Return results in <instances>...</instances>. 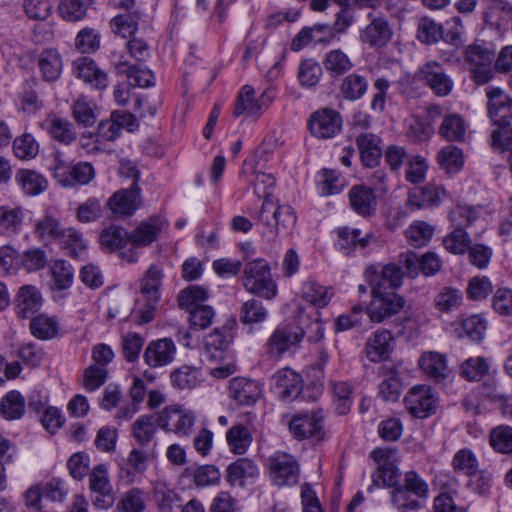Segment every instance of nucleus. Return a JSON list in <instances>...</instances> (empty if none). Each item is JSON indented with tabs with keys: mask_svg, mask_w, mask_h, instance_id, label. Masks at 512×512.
Here are the masks:
<instances>
[{
	"mask_svg": "<svg viewBox=\"0 0 512 512\" xmlns=\"http://www.w3.org/2000/svg\"><path fill=\"white\" fill-rule=\"evenodd\" d=\"M241 282L247 292L266 300H273L278 294L271 267L263 258L253 259L244 265Z\"/></svg>",
	"mask_w": 512,
	"mask_h": 512,
	"instance_id": "obj_1",
	"label": "nucleus"
},
{
	"mask_svg": "<svg viewBox=\"0 0 512 512\" xmlns=\"http://www.w3.org/2000/svg\"><path fill=\"white\" fill-rule=\"evenodd\" d=\"M471 79L479 85L488 83L494 72L495 50L491 43L477 40L463 51Z\"/></svg>",
	"mask_w": 512,
	"mask_h": 512,
	"instance_id": "obj_2",
	"label": "nucleus"
},
{
	"mask_svg": "<svg viewBox=\"0 0 512 512\" xmlns=\"http://www.w3.org/2000/svg\"><path fill=\"white\" fill-rule=\"evenodd\" d=\"M163 270L158 265H151L141 281V296L135 303V314L140 324L151 322L155 317L160 300Z\"/></svg>",
	"mask_w": 512,
	"mask_h": 512,
	"instance_id": "obj_3",
	"label": "nucleus"
},
{
	"mask_svg": "<svg viewBox=\"0 0 512 512\" xmlns=\"http://www.w3.org/2000/svg\"><path fill=\"white\" fill-rule=\"evenodd\" d=\"M307 319L301 318L300 322L279 324L266 342V351L272 358L279 359L286 353H295L305 337L302 324Z\"/></svg>",
	"mask_w": 512,
	"mask_h": 512,
	"instance_id": "obj_4",
	"label": "nucleus"
},
{
	"mask_svg": "<svg viewBox=\"0 0 512 512\" xmlns=\"http://www.w3.org/2000/svg\"><path fill=\"white\" fill-rule=\"evenodd\" d=\"M167 226V221L157 215L142 221L135 229L129 232L131 248L120 252L121 258L128 263H135L139 257L137 250L152 244Z\"/></svg>",
	"mask_w": 512,
	"mask_h": 512,
	"instance_id": "obj_5",
	"label": "nucleus"
},
{
	"mask_svg": "<svg viewBox=\"0 0 512 512\" xmlns=\"http://www.w3.org/2000/svg\"><path fill=\"white\" fill-rule=\"evenodd\" d=\"M363 275L370 290L397 292L403 286L405 272L400 264L389 262L370 264Z\"/></svg>",
	"mask_w": 512,
	"mask_h": 512,
	"instance_id": "obj_6",
	"label": "nucleus"
},
{
	"mask_svg": "<svg viewBox=\"0 0 512 512\" xmlns=\"http://www.w3.org/2000/svg\"><path fill=\"white\" fill-rule=\"evenodd\" d=\"M371 300L365 311L374 323H382L397 315L405 306V298L395 291L370 290Z\"/></svg>",
	"mask_w": 512,
	"mask_h": 512,
	"instance_id": "obj_7",
	"label": "nucleus"
},
{
	"mask_svg": "<svg viewBox=\"0 0 512 512\" xmlns=\"http://www.w3.org/2000/svg\"><path fill=\"white\" fill-rule=\"evenodd\" d=\"M368 23L359 30L360 42L370 49L381 50L388 46L393 37V28L381 14L369 13Z\"/></svg>",
	"mask_w": 512,
	"mask_h": 512,
	"instance_id": "obj_8",
	"label": "nucleus"
},
{
	"mask_svg": "<svg viewBox=\"0 0 512 512\" xmlns=\"http://www.w3.org/2000/svg\"><path fill=\"white\" fill-rule=\"evenodd\" d=\"M269 475L278 487L294 486L300 477V466L294 456L278 451L268 459Z\"/></svg>",
	"mask_w": 512,
	"mask_h": 512,
	"instance_id": "obj_9",
	"label": "nucleus"
},
{
	"mask_svg": "<svg viewBox=\"0 0 512 512\" xmlns=\"http://www.w3.org/2000/svg\"><path fill=\"white\" fill-rule=\"evenodd\" d=\"M274 99L271 90H265L257 98L255 97V90L249 85H244L235 101L233 116L259 118L262 113L269 107Z\"/></svg>",
	"mask_w": 512,
	"mask_h": 512,
	"instance_id": "obj_10",
	"label": "nucleus"
},
{
	"mask_svg": "<svg viewBox=\"0 0 512 512\" xmlns=\"http://www.w3.org/2000/svg\"><path fill=\"white\" fill-rule=\"evenodd\" d=\"M404 403L412 416L424 419L436 412L438 398L430 386L417 385L409 390Z\"/></svg>",
	"mask_w": 512,
	"mask_h": 512,
	"instance_id": "obj_11",
	"label": "nucleus"
},
{
	"mask_svg": "<svg viewBox=\"0 0 512 512\" xmlns=\"http://www.w3.org/2000/svg\"><path fill=\"white\" fill-rule=\"evenodd\" d=\"M323 420L322 411L298 413L289 420V431L298 440L314 439L319 441L324 437Z\"/></svg>",
	"mask_w": 512,
	"mask_h": 512,
	"instance_id": "obj_12",
	"label": "nucleus"
},
{
	"mask_svg": "<svg viewBox=\"0 0 512 512\" xmlns=\"http://www.w3.org/2000/svg\"><path fill=\"white\" fill-rule=\"evenodd\" d=\"M157 423L163 430L173 432L179 437L188 436L195 423L193 412L180 406L165 407L157 416Z\"/></svg>",
	"mask_w": 512,
	"mask_h": 512,
	"instance_id": "obj_13",
	"label": "nucleus"
},
{
	"mask_svg": "<svg viewBox=\"0 0 512 512\" xmlns=\"http://www.w3.org/2000/svg\"><path fill=\"white\" fill-rule=\"evenodd\" d=\"M418 80L423 81L438 97L448 96L454 87L452 78L447 74L442 64L429 61L416 72Z\"/></svg>",
	"mask_w": 512,
	"mask_h": 512,
	"instance_id": "obj_14",
	"label": "nucleus"
},
{
	"mask_svg": "<svg viewBox=\"0 0 512 512\" xmlns=\"http://www.w3.org/2000/svg\"><path fill=\"white\" fill-rule=\"evenodd\" d=\"M139 124L135 116L125 111H113L109 119L102 120L97 126V133L102 142L117 140L125 129L134 132Z\"/></svg>",
	"mask_w": 512,
	"mask_h": 512,
	"instance_id": "obj_15",
	"label": "nucleus"
},
{
	"mask_svg": "<svg viewBox=\"0 0 512 512\" xmlns=\"http://www.w3.org/2000/svg\"><path fill=\"white\" fill-rule=\"evenodd\" d=\"M271 382L272 391L285 402L296 399L303 388L301 375L290 368L278 370L272 376Z\"/></svg>",
	"mask_w": 512,
	"mask_h": 512,
	"instance_id": "obj_16",
	"label": "nucleus"
},
{
	"mask_svg": "<svg viewBox=\"0 0 512 512\" xmlns=\"http://www.w3.org/2000/svg\"><path fill=\"white\" fill-rule=\"evenodd\" d=\"M336 233L335 246L346 256L354 255L358 250H364L376 241L371 231L363 233L358 228L342 227L337 229Z\"/></svg>",
	"mask_w": 512,
	"mask_h": 512,
	"instance_id": "obj_17",
	"label": "nucleus"
},
{
	"mask_svg": "<svg viewBox=\"0 0 512 512\" xmlns=\"http://www.w3.org/2000/svg\"><path fill=\"white\" fill-rule=\"evenodd\" d=\"M74 76L93 89L104 90L108 86V76L96 62L89 57H79L72 63Z\"/></svg>",
	"mask_w": 512,
	"mask_h": 512,
	"instance_id": "obj_18",
	"label": "nucleus"
},
{
	"mask_svg": "<svg viewBox=\"0 0 512 512\" xmlns=\"http://www.w3.org/2000/svg\"><path fill=\"white\" fill-rule=\"evenodd\" d=\"M342 118L333 109H322L312 114L309 120L311 134L319 139L334 137L340 132Z\"/></svg>",
	"mask_w": 512,
	"mask_h": 512,
	"instance_id": "obj_19",
	"label": "nucleus"
},
{
	"mask_svg": "<svg viewBox=\"0 0 512 512\" xmlns=\"http://www.w3.org/2000/svg\"><path fill=\"white\" fill-rule=\"evenodd\" d=\"M140 206V188L133 183L127 189L115 192L108 200V207L117 216H130Z\"/></svg>",
	"mask_w": 512,
	"mask_h": 512,
	"instance_id": "obj_20",
	"label": "nucleus"
},
{
	"mask_svg": "<svg viewBox=\"0 0 512 512\" xmlns=\"http://www.w3.org/2000/svg\"><path fill=\"white\" fill-rule=\"evenodd\" d=\"M259 476L257 464L249 458H239L226 469V481L231 486L244 487L253 483Z\"/></svg>",
	"mask_w": 512,
	"mask_h": 512,
	"instance_id": "obj_21",
	"label": "nucleus"
},
{
	"mask_svg": "<svg viewBox=\"0 0 512 512\" xmlns=\"http://www.w3.org/2000/svg\"><path fill=\"white\" fill-rule=\"evenodd\" d=\"M488 114L495 125L510 124L512 120V98L501 89L494 88L487 92Z\"/></svg>",
	"mask_w": 512,
	"mask_h": 512,
	"instance_id": "obj_22",
	"label": "nucleus"
},
{
	"mask_svg": "<svg viewBox=\"0 0 512 512\" xmlns=\"http://www.w3.org/2000/svg\"><path fill=\"white\" fill-rule=\"evenodd\" d=\"M393 340L389 330L378 329L365 343L366 357L374 363L387 360L393 350Z\"/></svg>",
	"mask_w": 512,
	"mask_h": 512,
	"instance_id": "obj_23",
	"label": "nucleus"
},
{
	"mask_svg": "<svg viewBox=\"0 0 512 512\" xmlns=\"http://www.w3.org/2000/svg\"><path fill=\"white\" fill-rule=\"evenodd\" d=\"M446 195L447 192L442 186L429 183L423 187L410 189L407 203L416 209L438 206Z\"/></svg>",
	"mask_w": 512,
	"mask_h": 512,
	"instance_id": "obj_24",
	"label": "nucleus"
},
{
	"mask_svg": "<svg viewBox=\"0 0 512 512\" xmlns=\"http://www.w3.org/2000/svg\"><path fill=\"white\" fill-rule=\"evenodd\" d=\"M176 347L171 339L163 338L152 341L145 349L143 358L145 363L153 368L162 367L174 359Z\"/></svg>",
	"mask_w": 512,
	"mask_h": 512,
	"instance_id": "obj_25",
	"label": "nucleus"
},
{
	"mask_svg": "<svg viewBox=\"0 0 512 512\" xmlns=\"http://www.w3.org/2000/svg\"><path fill=\"white\" fill-rule=\"evenodd\" d=\"M262 393L258 382L243 377L234 378L229 384V396L240 405L250 406L257 402Z\"/></svg>",
	"mask_w": 512,
	"mask_h": 512,
	"instance_id": "obj_26",
	"label": "nucleus"
},
{
	"mask_svg": "<svg viewBox=\"0 0 512 512\" xmlns=\"http://www.w3.org/2000/svg\"><path fill=\"white\" fill-rule=\"evenodd\" d=\"M37 67L45 82H55L62 74L63 61L56 48H45L38 53Z\"/></svg>",
	"mask_w": 512,
	"mask_h": 512,
	"instance_id": "obj_27",
	"label": "nucleus"
},
{
	"mask_svg": "<svg viewBox=\"0 0 512 512\" xmlns=\"http://www.w3.org/2000/svg\"><path fill=\"white\" fill-rule=\"evenodd\" d=\"M155 457V452L151 450H143L133 448L127 455L126 467L121 468L120 478L126 483L135 482L136 474H141L147 469L148 461Z\"/></svg>",
	"mask_w": 512,
	"mask_h": 512,
	"instance_id": "obj_28",
	"label": "nucleus"
},
{
	"mask_svg": "<svg viewBox=\"0 0 512 512\" xmlns=\"http://www.w3.org/2000/svg\"><path fill=\"white\" fill-rule=\"evenodd\" d=\"M360 158L364 166L375 167L382 157L381 139L369 132L361 133L356 138Z\"/></svg>",
	"mask_w": 512,
	"mask_h": 512,
	"instance_id": "obj_29",
	"label": "nucleus"
},
{
	"mask_svg": "<svg viewBox=\"0 0 512 512\" xmlns=\"http://www.w3.org/2000/svg\"><path fill=\"white\" fill-rule=\"evenodd\" d=\"M42 306V295L33 285L22 286L16 298V313L21 318H30Z\"/></svg>",
	"mask_w": 512,
	"mask_h": 512,
	"instance_id": "obj_30",
	"label": "nucleus"
},
{
	"mask_svg": "<svg viewBox=\"0 0 512 512\" xmlns=\"http://www.w3.org/2000/svg\"><path fill=\"white\" fill-rule=\"evenodd\" d=\"M377 196L373 191L363 185H355L349 191V200L352 209L363 217L371 216L377 208Z\"/></svg>",
	"mask_w": 512,
	"mask_h": 512,
	"instance_id": "obj_31",
	"label": "nucleus"
},
{
	"mask_svg": "<svg viewBox=\"0 0 512 512\" xmlns=\"http://www.w3.org/2000/svg\"><path fill=\"white\" fill-rule=\"evenodd\" d=\"M44 127L49 136L62 145L69 146L78 139L74 124L65 118H48L44 122Z\"/></svg>",
	"mask_w": 512,
	"mask_h": 512,
	"instance_id": "obj_32",
	"label": "nucleus"
},
{
	"mask_svg": "<svg viewBox=\"0 0 512 512\" xmlns=\"http://www.w3.org/2000/svg\"><path fill=\"white\" fill-rule=\"evenodd\" d=\"M419 366L426 376L437 382L448 375L447 359L439 352H424L419 359Z\"/></svg>",
	"mask_w": 512,
	"mask_h": 512,
	"instance_id": "obj_33",
	"label": "nucleus"
},
{
	"mask_svg": "<svg viewBox=\"0 0 512 512\" xmlns=\"http://www.w3.org/2000/svg\"><path fill=\"white\" fill-rule=\"evenodd\" d=\"M230 345V339L225 328H216L204 340V355L208 360L224 359V354Z\"/></svg>",
	"mask_w": 512,
	"mask_h": 512,
	"instance_id": "obj_34",
	"label": "nucleus"
},
{
	"mask_svg": "<svg viewBox=\"0 0 512 512\" xmlns=\"http://www.w3.org/2000/svg\"><path fill=\"white\" fill-rule=\"evenodd\" d=\"M322 64L331 78H338L353 69L350 57L340 48L325 53Z\"/></svg>",
	"mask_w": 512,
	"mask_h": 512,
	"instance_id": "obj_35",
	"label": "nucleus"
},
{
	"mask_svg": "<svg viewBox=\"0 0 512 512\" xmlns=\"http://www.w3.org/2000/svg\"><path fill=\"white\" fill-rule=\"evenodd\" d=\"M148 17L143 11L135 9L130 13L115 16L111 22L112 31L122 38L133 36L138 30L139 21H146Z\"/></svg>",
	"mask_w": 512,
	"mask_h": 512,
	"instance_id": "obj_36",
	"label": "nucleus"
},
{
	"mask_svg": "<svg viewBox=\"0 0 512 512\" xmlns=\"http://www.w3.org/2000/svg\"><path fill=\"white\" fill-rule=\"evenodd\" d=\"M226 441L230 452L235 455H243L253 442L251 430L243 424H237L226 432Z\"/></svg>",
	"mask_w": 512,
	"mask_h": 512,
	"instance_id": "obj_37",
	"label": "nucleus"
},
{
	"mask_svg": "<svg viewBox=\"0 0 512 512\" xmlns=\"http://www.w3.org/2000/svg\"><path fill=\"white\" fill-rule=\"evenodd\" d=\"M25 213L20 207L0 206V234H18L23 226Z\"/></svg>",
	"mask_w": 512,
	"mask_h": 512,
	"instance_id": "obj_38",
	"label": "nucleus"
},
{
	"mask_svg": "<svg viewBox=\"0 0 512 512\" xmlns=\"http://www.w3.org/2000/svg\"><path fill=\"white\" fill-rule=\"evenodd\" d=\"M147 494L139 487H132L123 492L115 506L116 512H144Z\"/></svg>",
	"mask_w": 512,
	"mask_h": 512,
	"instance_id": "obj_39",
	"label": "nucleus"
},
{
	"mask_svg": "<svg viewBox=\"0 0 512 512\" xmlns=\"http://www.w3.org/2000/svg\"><path fill=\"white\" fill-rule=\"evenodd\" d=\"M439 134L447 141L463 142L467 134V123L459 114H449L444 117Z\"/></svg>",
	"mask_w": 512,
	"mask_h": 512,
	"instance_id": "obj_40",
	"label": "nucleus"
},
{
	"mask_svg": "<svg viewBox=\"0 0 512 512\" xmlns=\"http://www.w3.org/2000/svg\"><path fill=\"white\" fill-rule=\"evenodd\" d=\"M368 90V80L364 75L350 73L342 80L339 86L341 96L348 101L361 99Z\"/></svg>",
	"mask_w": 512,
	"mask_h": 512,
	"instance_id": "obj_41",
	"label": "nucleus"
},
{
	"mask_svg": "<svg viewBox=\"0 0 512 512\" xmlns=\"http://www.w3.org/2000/svg\"><path fill=\"white\" fill-rule=\"evenodd\" d=\"M158 427L157 417L141 415L133 423L132 434L140 446L146 447L153 442Z\"/></svg>",
	"mask_w": 512,
	"mask_h": 512,
	"instance_id": "obj_42",
	"label": "nucleus"
},
{
	"mask_svg": "<svg viewBox=\"0 0 512 512\" xmlns=\"http://www.w3.org/2000/svg\"><path fill=\"white\" fill-rule=\"evenodd\" d=\"M116 67L126 73L132 86L148 88L154 85V74L144 65H129L127 61H121Z\"/></svg>",
	"mask_w": 512,
	"mask_h": 512,
	"instance_id": "obj_43",
	"label": "nucleus"
},
{
	"mask_svg": "<svg viewBox=\"0 0 512 512\" xmlns=\"http://www.w3.org/2000/svg\"><path fill=\"white\" fill-rule=\"evenodd\" d=\"M0 413L5 420L21 419L25 413V398L19 391H9L0 401Z\"/></svg>",
	"mask_w": 512,
	"mask_h": 512,
	"instance_id": "obj_44",
	"label": "nucleus"
},
{
	"mask_svg": "<svg viewBox=\"0 0 512 512\" xmlns=\"http://www.w3.org/2000/svg\"><path fill=\"white\" fill-rule=\"evenodd\" d=\"M101 246L110 251L121 250L130 244L129 232L120 226L111 225L100 234Z\"/></svg>",
	"mask_w": 512,
	"mask_h": 512,
	"instance_id": "obj_45",
	"label": "nucleus"
},
{
	"mask_svg": "<svg viewBox=\"0 0 512 512\" xmlns=\"http://www.w3.org/2000/svg\"><path fill=\"white\" fill-rule=\"evenodd\" d=\"M200 376L201 372L199 369L183 365L171 372L170 380L174 388L179 390H190L199 384Z\"/></svg>",
	"mask_w": 512,
	"mask_h": 512,
	"instance_id": "obj_46",
	"label": "nucleus"
},
{
	"mask_svg": "<svg viewBox=\"0 0 512 512\" xmlns=\"http://www.w3.org/2000/svg\"><path fill=\"white\" fill-rule=\"evenodd\" d=\"M95 168L90 162L79 161L72 164L62 187H74L76 185H87L95 177Z\"/></svg>",
	"mask_w": 512,
	"mask_h": 512,
	"instance_id": "obj_47",
	"label": "nucleus"
},
{
	"mask_svg": "<svg viewBox=\"0 0 512 512\" xmlns=\"http://www.w3.org/2000/svg\"><path fill=\"white\" fill-rule=\"evenodd\" d=\"M16 182L25 194L35 196L42 193L47 187L46 179L33 170L22 169L15 175Z\"/></svg>",
	"mask_w": 512,
	"mask_h": 512,
	"instance_id": "obj_48",
	"label": "nucleus"
},
{
	"mask_svg": "<svg viewBox=\"0 0 512 512\" xmlns=\"http://www.w3.org/2000/svg\"><path fill=\"white\" fill-rule=\"evenodd\" d=\"M208 290L199 285H190L180 291L177 297L178 306L190 312L196 307L205 306L204 302L208 299Z\"/></svg>",
	"mask_w": 512,
	"mask_h": 512,
	"instance_id": "obj_49",
	"label": "nucleus"
},
{
	"mask_svg": "<svg viewBox=\"0 0 512 512\" xmlns=\"http://www.w3.org/2000/svg\"><path fill=\"white\" fill-rule=\"evenodd\" d=\"M74 120L84 127L92 126L96 120V105L85 96L78 97L71 106Z\"/></svg>",
	"mask_w": 512,
	"mask_h": 512,
	"instance_id": "obj_50",
	"label": "nucleus"
},
{
	"mask_svg": "<svg viewBox=\"0 0 512 512\" xmlns=\"http://www.w3.org/2000/svg\"><path fill=\"white\" fill-rule=\"evenodd\" d=\"M437 159L440 167L448 174L457 173L464 164L462 150L453 145L442 148L438 153Z\"/></svg>",
	"mask_w": 512,
	"mask_h": 512,
	"instance_id": "obj_51",
	"label": "nucleus"
},
{
	"mask_svg": "<svg viewBox=\"0 0 512 512\" xmlns=\"http://www.w3.org/2000/svg\"><path fill=\"white\" fill-rule=\"evenodd\" d=\"M239 317L245 325L260 324L266 321L268 311L261 301L250 299L242 304Z\"/></svg>",
	"mask_w": 512,
	"mask_h": 512,
	"instance_id": "obj_52",
	"label": "nucleus"
},
{
	"mask_svg": "<svg viewBox=\"0 0 512 512\" xmlns=\"http://www.w3.org/2000/svg\"><path fill=\"white\" fill-rule=\"evenodd\" d=\"M330 386L336 402V410L339 414L345 415L350 411L352 405L353 388L347 381H331Z\"/></svg>",
	"mask_w": 512,
	"mask_h": 512,
	"instance_id": "obj_53",
	"label": "nucleus"
},
{
	"mask_svg": "<svg viewBox=\"0 0 512 512\" xmlns=\"http://www.w3.org/2000/svg\"><path fill=\"white\" fill-rule=\"evenodd\" d=\"M302 296L304 300L319 308L327 306L331 298L327 287L311 280L303 283Z\"/></svg>",
	"mask_w": 512,
	"mask_h": 512,
	"instance_id": "obj_54",
	"label": "nucleus"
},
{
	"mask_svg": "<svg viewBox=\"0 0 512 512\" xmlns=\"http://www.w3.org/2000/svg\"><path fill=\"white\" fill-rule=\"evenodd\" d=\"M405 235L412 246L422 247L432 239L434 227L425 221H415L406 229Z\"/></svg>",
	"mask_w": 512,
	"mask_h": 512,
	"instance_id": "obj_55",
	"label": "nucleus"
},
{
	"mask_svg": "<svg viewBox=\"0 0 512 512\" xmlns=\"http://www.w3.org/2000/svg\"><path fill=\"white\" fill-rule=\"evenodd\" d=\"M30 330L36 338L49 340L58 334V323L54 318L38 315L31 320Z\"/></svg>",
	"mask_w": 512,
	"mask_h": 512,
	"instance_id": "obj_56",
	"label": "nucleus"
},
{
	"mask_svg": "<svg viewBox=\"0 0 512 512\" xmlns=\"http://www.w3.org/2000/svg\"><path fill=\"white\" fill-rule=\"evenodd\" d=\"M451 466L455 473H463L469 476L475 474L476 470L479 469V462L470 449L463 448L455 453Z\"/></svg>",
	"mask_w": 512,
	"mask_h": 512,
	"instance_id": "obj_57",
	"label": "nucleus"
},
{
	"mask_svg": "<svg viewBox=\"0 0 512 512\" xmlns=\"http://www.w3.org/2000/svg\"><path fill=\"white\" fill-rule=\"evenodd\" d=\"M58 243L72 257H78L86 249L82 234L72 227L64 229Z\"/></svg>",
	"mask_w": 512,
	"mask_h": 512,
	"instance_id": "obj_58",
	"label": "nucleus"
},
{
	"mask_svg": "<svg viewBox=\"0 0 512 512\" xmlns=\"http://www.w3.org/2000/svg\"><path fill=\"white\" fill-rule=\"evenodd\" d=\"M487 329V320L480 315H471L461 323L460 337H468L472 341L480 342Z\"/></svg>",
	"mask_w": 512,
	"mask_h": 512,
	"instance_id": "obj_59",
	"label": "nucleus"
},
{
	"mask_svg": "<svg viewBox=\"0 0 512 512\" xmlns=\"http://www.w3.org/2000/svg\"><path fill=\"white\" fill-rule=\"evenodd\" d=\"M323 75L322 66L314 59H306L300 63L298 80L301 86L309 88L319 83Z\"/></svg>",
	"mask_w": 512,
	"mask_h": 512,
	"instance_id": "obj_60",
	"label": "nucleus"
},
{
	"mask_svg": "<svg viewBox=\"0 0 512 512\" xmlns=\"http://www.w3.org/2000/svg\"><path fill=\"white\" fill-rule=\"evenodd\" d=\"M400 388L398 372L395 369H389L378 386V395L384 401L395 402L400 396Z\"/></svg>",
	"mask_w": 512,
	"mask_h": 512,
	"instance_id": "obj_61",
	"label": "nucleus"
},
{
	"mask_svg": "<svg viewBox=\"0 0 512 512\" xmlns=\"http://www.w3.org/2000/svg\"><path fill=\"white\" fill-rule=\"evenodd\" d=\"M443 245L448 252L455 255H462L470 248L471 238L465 230L454 228V230L443 239Z\"/></svg>",
	"mask_w": 512,
	"mask_h": 512,
	"instance_id": "obj_62",
	"label": "nucleus"
},
{
	"mask_svg": "<svg viewBox=\"0 0 512 512\" xmlns=\"http://www.w3.org/2000/svg\"><path fill=\"white\" fill-rule=\"evenodd\" d=\"M51 273L54 286L58 290L71 287L74 278V269L69 262L60 259L55 260L51 266Z\"/></svg>",
	"mask_w": 512,
	"mask_h": 512,
	"instance_id": "obj_63",
	"label": "nucleus"
},
{
	"mask_svg": "<svg viewBox=\"0 0 512 512\" xmlns=\"http://www.w3.org/2000/svg\"><path fill=\"white\" fill-rule=\"evenodd\" d=\"M480 216L479 209L469 205H458L449 213V219L454 228H465L472 225Z\"/></svg>",
	"mask_w": 512,
	"mask_h": 512,
	"instance_id": "obj_64",
	"label": "nucleus"
}]
</instances>
